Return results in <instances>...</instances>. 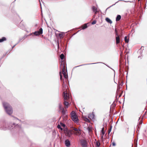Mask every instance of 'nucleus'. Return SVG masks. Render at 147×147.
<instances>
[{
	"mask_svg": "<svg viewBox=\"0 0 147 147\" xmlns=\"http://www.w3.org/2000/svg\"><path fill=\"white\" fill-rule=\"evenodd\" d=\"M64 133L65 135L69 137H71L73 134L79 136L81 134V130L80 129H78L75 127H74L73 129L70 130H65Z\"/></svg>",
	"mask_w": 147,
	"mask_h": 147,
	"instance_id": "obj_1",
	"label": "nucleus"
},
{
	"mask_svg": "<svg viewBox=\"0 0 147 147\" xmlns=\"http://www.w3.org/2000/svg\"><path fill=\"white\" fill-rule=\"evenodd\" d=\"M3 106L6 113L9 115V105L8 103L5 102L3 103Z\"/></svg>",
	"mask_w": 147,
	"mask_h": 147,
	"instance_id": "obj_2",
	"label": "nucleus"
},
{
	"mask_svg": "<svg viewBox=\"0 0 147 147\" xmlns=\"http://www.w3.org/2000/svg\"><path fill=\"white\" fill-rule=\"evenodd\" d=\"M9 125L5 121L3 123V124L0 126V129L1 130H6L9 129Z\"/></svg>",
	"mask_w": 147,
	"mask_h": 147,
	"instance_id": "obj_3",
	"label": "nucleus"
},
{
	"mask_svg": "<svg viewBox=\"0 0 147 147\" xmlns=\"http://www.w3.org/2000/svg\"><path fill=\"white\" fill-rule=\"evenodd\" d=\"M80 142L82 147H87V142L86 140L84 139L81 140H80Z\"/></svg>",
	"mask_w": 147,
	"mask_h": 147,
	"instance_id": "obj_4",
	"label": "nucleus"
},
{
	"mask_svg": "<svg viewBox=\"0 0 147 147\" xmlns=\"http://www.w3.org/2000/svg\"><path fill=\"white\" fill-rule=\"evenodd\" d=\"M64 99L65 100H67L69 98V94L66 91L63 92Z\"/></svg>",
	"mask_w": 147,
	"mask_h": 147,
	"instance_id": "obj_5",
	"label": "nucleus"
},
{
	"mask_svg": "<svg viewBox=\"0 0 147 147\" xmlns=\"http://www.w3.org/2000/svg\"><path fill=\"white\" fill-rule=\"evenodd\" d=\"M43 30L42 28H40L39 31H35L33 33V34L36 36H38L42 33Z\"/></svg>",
	"mask_w": 147,
	"mask_h": 147,
	"instance_id": "obj_6",
	"label": "nucleus"
},
{
	"mask_svg": "<svg viewBox=\"0 0 147 147\" xmlns=\"http://www.w3.org/2000/svg\"><path fill=\"white\" fill-rule=\"evenodd\" d=\"M10 118L11 119H13L14 118V120L16 121H19V119L16 117H13L12 116H10V114H12L13 113V110L10 107Z\"/></svg>",
	"mask_w": 147,
	"mask_h": 147,
	"instance_id": "obj_7",
	"label": "nucleus"
},
{
	"mask_svg": "<svg viewBox=\"0 0 147 147\" xmlns=\"http://www.w3.org/2000/svg\"><path fill=\"white\" fill-rule=\"evenodd\" d=\"M115 32L116 33V35L117 36L116 37V43L117 44L119 43L120 42V39L119 36H118L117 34V33L116 30H115Z\"/></svg>",
	"mask_w": 147,
	"mask_h": 147,
	"instance_id": "obj_8",
	"label": "nucleus"
},
{
	"mask_svg": "<svg viewBox=\"0 0 147 147\" xmlns=\"http://www.w3.org/2000/svg\"><path fill=\"white\" fill-rule=\"evenodd\" d=\"M71 118L72 120L75 122L78 123V119L76 115L72 117Z\"/></svg>",
	"mask_w": 147,
	"mask_h": 147,
	"instance_id": "obj_9",
	"label": "nucleus"
},
{
	"mask_svg": "<svg viewBox=\"0 0 147 147\" xmlns=\"http://www.w3.org/2000/svg\"><path fill=\"white\" fill-rule=\"evenodd\" d=\"M70 145V142L68 140H67L65 141V145L67 147H69Z\"/></svg>",
	"mask_w": 147,
	"mask_h": 147,
	"instance_id": "obj_10",
	"label": "nucleus"
},
{
	"mask_svg": "<svg viewBox=\"0 0 147 147\" xmlns=\"http://www.w3.org/2000/svg\"><path fill=\"white\" fill-rule=\"evenodd\" d=\"M94 116L93 114H90L88 115V117L90 119H93L94 118Z\"/></svg>",
	"mask_w": 147,
	"mask_h": 147,
	"instance_id": "obj_11",
	"label": "nucleus"
},
{
	"mask_svg": "<svg viewBox=\"0 0 147 147\" xmlns=\"http://www.w3.org/2000/svg\"><path fill=\"white\" fill-rule=\"evenodd\" d=\"M105 20L107 22L109 23L110 24H111L112 23V21L108 18H106Z\"/></svg>",
	"mask_w": 147,
	"mask_h": 147,
	"instance_id": "obj_12",
	"label": "nucleus"
},
{
	"mask_svg": "<svg viewBox=\"0 0 147 147\" xmlns=\"http://www.w3.org/2000/svg\"><path fill=\"white\" fill-rule=\"evenodd\" d=\"M92 9L93 11L96 14L97 12V8L94 6L92 7Z\"/></svg>",
	"mask_w": 147,
	"mask_h": 147,
	"instance_id": "obj_13",
	"label": "nucleus"
},
{
	"mask_svg": "<svg viewBox=\"0 0 147 147\" xmlns=\"http://www.w3.org/2000/svg\"><path fill=\"white\" fill-rule=\"evenodd\" d=\"M6 38L5 37H3L0 39V42H2L6 40Z\"/></svg>",
	"mask_w": 147,
	"mask_h": 147,
	"instance_id": "obj_14",
	"label": "nucleus"
},
{
	"mask_svg": "<svg viewBox=\"0 0 147 147\" xmlns=\"http://www.w3.org/2000/svg\"><path fill=\"white\" fill-rule=\"evenodd\" d=\"M121 17L120 15H118L116 18V21H119L121 19Z\"/></svg>",
	"mask_w": 147,
	"mask_h": 147,
	"instance_id": "obj_15",
	"label": "nucleus"
},
{
	"mask_svg": "<svg viewBox=\"0 0 147 147\" xmlns=\"http://www.w3.org/2000/svg\"><path fill=\"white\" fill-rule=\"evenodd\" d=\"M88 24V23L85 24H84V25H83L82 26V29L84 30V29H86V28H87V27H88L87 24Z\"/></svg>",
	"mask_w": 147,
	"mask_h": 147,
	"instance_id": "obj_16",
	"label": "nucleus"
},
{
	"mask_svg": "<svg viewBox=\"0 0 147 147\" xmlns=\"http://www.w3.org/2000/svg\"><path fill=\"white\" fill-rule=\"evenodd\" d=\"M64 104L66 106V108H67L68 107L69 105L68 102L65 100L64 102Z\"/></svg>",
	"mask_w": 147,
	"mask_h": 147,
	"instance_id": "obj_17",
	"label": "nucleus"
},
{
	"mask_svg": "<svg viewBox=\"0 0 147 147\" xmlns=\"http://www.w3.org/2000/svg\"><path fill=\"white\" fill-rule=\"evenodd\" d=\"M71 117L73 116L76 115V113L74 111H72L71 113Z\"/></svg>",
	"mask_w": 147,
	"mask_h": 147,
	"instance_id": "obj_18",
	"label": "nucleus"
},
{
	"mask_svg": "<svg viewBox=\"0 0 147 147\" xmlns=\"http://www.w3.org/2000/svg\"><path fill=\"white\" fill-rule=\"evenodd\" d=\"M125 42L126 43H128L129 42V38H127V37L126 36L124 38Z\"/></svg>",
	"mask_w": 147,
	"mask_h": 147,
	"instance_id": "obj_19",
	"label": "nucleus"
},
{
	"mask_svg": "<svg viewBox=\"0 0 147 147\" xmlns=\"http://www.w3.org/2000/svg\"><path fill=\"white\" fill-rule=\"evenodd\" d=\"M99 63V62H98V63H90V64H83L82 65H79V66H77L76 67H79V66H82V65H90V64H96V63Z\"/></svg>",
	"mask_w": 147,
	"mask_h": 147,
	"instance_id": "obj_20",
	"label": "nucleus"
},
{
	"mask_svg": "<svg viewBox=\"0 0 147 147\" xmlns=\"http://www.w3.org/2000/svg\"><path fill=\"white\" fill-rule=\"evenodd\" d=\"M64 57V56L63 54H61L60 55V58L62 60L63 59Z\"/></svg>",
	"mask_w": 147,
	"mask_h": 147,
	"instance_id": "obj_21",
	"label": "nucleus"
},
{
	"mask_svg": "<svg viewBox=\"0 0 147 147\" xmlns=\"http://www.w3.org/2000/svg\"><path fill=\"white\" fill-rule=\"evenodd\" d=\"M84 121L86 122H90V121H89V119L88 118H87L86 117L84 118Z\"/></svg>",
	"mask_w": 147,
	"mask_h": 147,
	"instance_id": "obj_22",
	"label": "nucleus"
},
{
	"mask_svg": "<svg viewBox=\"0 0 147 147\" xmlns=\"http://www.w3.org/2000/svg\"><path fill=\"white\" fill-rule=\"evenodd\" d=\"M104 128L103 127L102 128V129L101 130V133H102V138L103 137V135L104 134H105V132L104 131Z\"/></svg>",
	"mask_w": 147,
	"mask_h": 147,
	"instance_id": "obj_23",
	"label": "nucleus"
},
{
	"mask_svg": "<svg viewBox=\"0 0 147 147\" xmlns=\"http://www.w3.org/2000/svg\"><path fill=\"white\" fill-rule=\"evenodd\" d=\"M62 113L63 115L65 114V109H63L62 110Z\"/></svg>",
	"mask_w": 147,
	"mask_h": 147,
	"instance_id": "obj_24",
	"label": "nucleus"
},
{
	"mask_svg": "<svg viewBox=\"0 0 147 147\" xmlns=\"http://www.w3.org/2000/svg\"><path fill=\"white\" fill-rule=\"evenodd\" d=\"M96 146L98 147H99L100 145V143H99V142H96Z\"/></svg>",
	"mask_w": 147,
	"mask_h": 147,
	"instance_id": "obj_25",
	"label": "nucleus"
},
{
	"mask_svg": "<svg viewBox=\"0 0 147 147\" xmlns=\"http://www.w3.org/2000/svg\"><path fill=\"white\" fill-rule=\"evenodd\" d=\"M59 74L60 76V80H61L62 78V76L61 74V72H60Z\"/></svg>",
	"mask_w": 147,
	"mask_h": 147,
	"instance_id": "obj_26",
	"label": "nucleus"
},
{
	"mask_svg": "<svg viewBox=\"0 0 147 147\" xmlns=\"http://www.w3.org/2000/svg\"><path fill=\"white\" fill-rule=\"evenodd\" d=\"M121 1V0H119V1H117V2H116L115 3V4H114L113 5H111V6H110L109 7H108V8L106 9V10H107V9H108V8H110V7H111L112 6H113V5H115V4H116V3H117L118 1Z\"/></svg>",
	"mask_w": 147,
	"mask_h": 147,
	"instance_id": "obj_27",
	"label": "nucleus"
},
{
	"mask_svg": "<svg viewBox=\"0 0 147 147\" xmlns=\"http://www.w3.org/2000/svg\"><path fill=\"white\" fill-rule=\"evenodd\" d=\"M96 23V21L95 20H94L92 22V24H94Z\"/></svg>",
	"mask_w": 147,
	"mask_h": 147,
	"instance_id": "obj_28",
	"label": "nucleus"
},
{
	"mask_svg": "<svg viewBox=\"0 0 147 147\" xmlns=\"http://www.w3.org/2000/svg\"><path fill=\"white\" fill-rule=\"evenodd\" d=\"M62 107V105L61 103H60L59 104V108L61 110V109Z\"/></svg>",
	"mask_w": 147,
	"mask_h": 147,
	"instance_id": "obj_29",
	"label": "nucleus"
},
{
	"mask_svg": "<svg viewBox=\"0 0 147 147\" xmlns=\"http://www.w3.org/2000/svg\"><path fill=\"white\" fill-rule=\"evenodd\" d=\"M61 126L63 127H65V124L63 123H61Z\"/></svg>",
	"mask_w": 147,
	"mask_h": 147,
	"instance_id": "obj_30",
	"label": "nucleus"
},
{
	"mask_svg": "<svg viewBox=\"0 0 147 147\" xmlns=\"http://www.w3.org/2000/svg\"><path fill=\"white\" fill-rule=\"evenodd\" d=\"M111 128H112V126H111V128L109 129V130L108 131V134H109L110 133V132L111 131Z\"/></svg>",
	"mask_w": 147,
	"mask_h": 147,
	"instance_id": "obj_31",
	"label": "nucleus"
},
{
	"mask_svg": "<svg viewBox=\"0 0 147 147\" xmlns=\"http://www.w3.org/2000/svg\"><path fill=\"white\" fill-rule=\"evenodd\" d=\"M63 76H64V77H65V78H67V74H64Z\"/></svg>",
	"mask_w": 147,
	"mask_h": 147,
	"instance_id": "obj_32",
	"label": "nucleus"
},
{
	"mask_svg": "<svg viewBox=\"0 0 147 147\" xmlns=\"http://www.w3.org/2000/svg\"><path fill=\"white\" fill-rule=\"evenodd\" d=\"M87 129L88 130L89 132H90L91 131V129L89 127H88L87 128Z\"/></svg>",
	"mask_w": 147,
	"mask_h": 147,
	"instance_id": "obj_33",
	"label": "nucleus"
},
{
	"mask_svg": "<svg viewBox=\"0 0 147 147\" xmlns=\"http://www.w3.org/2000/svg\"><path fill=\"white\" fill-rule=\"evenodd\" d=\"M65 66L64 65H63V68L62 69V72L63 71H65Z\"/></svg>",
	"mask_w": 147,
	"mask_h": 147,
	"instance_id": "obj_34",
	"label": "nucleus"
},
{
	"mask_svg": "<svg viewBox=\"0 0 147 147\" xmlns=\"http://www.w3.org/2000/svg\"><path fill=\"white\" fill-rule=\"evenodd\" d=\"M14 127H19V128L20 127V126L18 125V124H17Z\"/></svg>",
	"mask_w": 147,
	"mask_h": 147,
	"instance_id": "obj_35",
	"label": "nucleus"
},
{
	"mask_svg": "<svg viewBox=\"0 0 147 147\" xmlns=\"http://www.w3.org/2000/svg\"><path fill=\"white\" fill-rule=\"evenodd\" d=\"M57 127L59 128V129H60V128H61V125H57Z\"/></svg>",
	"mask_w": 147,
	"mask_h": 147,
	"instance_id": "obj_36",
	"label": "nucleus"
},
{
	"mask_svg": "<svg viewBox=\"0 0 147 147\" xmlns=\"http://www.w3.org/2000/svg\"><path fill=\"white\" fill-rule=\"evenodd\" d=\"M112 145L113 146H115L116 145V144L114 142H113L112 143Z\"/></svg>",
	"mask_w": 147,
	"mask_h": 147,
	"instance_id": "obj_37",
	"label": "nucleus"
},
{
	"mask_svg": "<svg viewBox=\"0 0 147 147\" xmlns=\"http://www.w3.org/2000/svg\"><path fill=\"white\" fill-rule=\"evenodd\" d=\"M63 74L64 75V74H66V72L65 71H63L62 72Z\"/></svg>",
	"mask_w": 147,
	"mask_h": 147,
	"instance_id": "obj_38",
	"label": "nucleus"
},
{
	"mask_svg": "<svg viewBox=\"0 0 147 147\" xmlns=\"http://www.w3.org/2000/svg\"><path fill=\"white\" fill-rule=\"evenodd\" d=\"M64 85H65V86H66L65 85V84H64V82H63L62 85V86H64Z\"/></svg>",
	"mask_w": 147,
	"mask_h": 147,
	"instance_id": "obj_39",
	"label": "nucleus"
},
{
	"mask_svg": "<svg viewBox=\"0 0 147 147\" xmlns=\"http://www.w3.org/2000/svg\"><path fill=\"white\" fill-rule=\"evenodd\" d=\"M16 45V44L15 45L13 46L12 48V49H13L14 47Z\"/></svg>",
	"mask_w": 147,
	"mask_h": 147,
	"instance_id": "obj_40",
	"label": "nucleus"
},
{
	"mask_svg": "<svg viewBox=\"0 0 147 147\" xmlns=\"http://www.w3.org/2000/svg\"><path fill=\"white\" fill-rule=\"evenodd\" d=\"M60 129H61V130H63V128H62V127H61V128H60Z\"/></svg>",
	"mask_w": 147,
	"mask_h": 147,
	"instance_id": "obj_41",
	"label": "nucleus"
},
{
	"mask_svg": "<svg viewBox=\"0 0 147 147\" xmlns=\"http://www.w3.org/2000/svg\"><path fill=\"white\" fill-rule=\"evenodd\" d=\"M32 34H33V33H32L30 34L29 35H32Z\"/></svg>",
	"mask_w": 147,
	"mask_h": 147,
	"instance_id": "obj_42",
	"label": "nucleus"
},
{
	"mask_svg": "<svg viewBox=\"0 0 147 147\" xmlns=\"http://www.w3.org/2000/svg\"><path fill=\"white\" fill-rule=\"evenodd\" d=\"M121 96V94H120L119 95V97H120Z\"/></svg>",
	"mask_w": 147,
	"mask_h": 147,
	"instance_id": "obj_43",
	"label": "nucleus"
},
{
	"mask_svg": "<svg viewBox=\"0 0 147 147\" xmlns=\"http://www.w3.org/2000/svg\"><path fill=\"white\" fill-rule=\"evenodd\" d=\"M118 90H117V93H118Z\"/></svg>",
	"mask_w": 147,
	"mask_h": 147,
	"instance_id": "obj_44",
	"label": "nucleus"
},
{
	"mask_svg": "<svg viewBox=\"0 0 147 147\" xmlns=\"http://www.w3.org/2000/svg\"><path fill=\"white\" fill-rule=\"evenodd\" d=\"M61 35V34H59V36H60Z\"/></svg>",
	"mask_w": 147,
	"mask_h": 147,
	"instance_id": "obj_45",
	"label": "nucleus"
},
{
	"mask_svg": "<svg viewBox=\"0 0 147 147\" xmlns=\"http://www.w3.org/2000/svg\"><path fill=\"white\" fill-rule=\"evenodd\" d=\"M13 125H14H14H15V123H13Z\"/></svg>",
	"mask_w": 147,
	"mask_h": 147,
	"instance_id": "obj_46",
	"label": "nucleus"
}]
</instances>
